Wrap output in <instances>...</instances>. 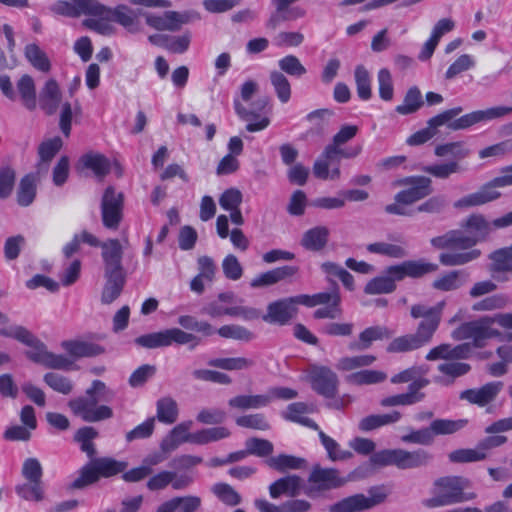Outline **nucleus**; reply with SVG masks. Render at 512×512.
I'll return each instance as SVG.
<instances>
[{
  "label": "nucleus",
  "mask_w": 512,
  "mask_h": 512,
  "mask_svg": "<svg viewBox=\"0 0 512 512\" xmlns=\"http://www.w3.org/2000/svg\"><path fill=\"white\" fill-rule=\"evenodd\" d=\"M399 185L408 186L400 190L394 202L385 206V212L398 216H413L416 212L439 214L446 207V199L442 195L431 196L412 209L409 206L428 197L433 192L432 180L426 176H408L399 181Z\"/></svg>",
  "instance_id": "nucleus-1"
},
{
  "label": "nucleus",
  "mask_w": 512,
  "mask_h": 512,
  "mask_svg": "<svg viewBox=\"0 0 512 512\" xmlns=\"http://www.w3.org/2000/svg\"><path fill=\"white\" fill-rule=\"evenodd\" d=\"M462 111L463 108L461 106H456L433 116L427 121V127L416 131L408 137L407 144L418 146L428 142L436 135L438 127L445 124L449 129L458 131L468 129L480 122H487L504 117L512 112V107H491L485 110L472 111L456 118Z\"/></svg>",
  "instance_id": "nucleus-2"
},
{
  "label": "nucleus",
  "mask_w": 512,
  "mask_h": 512,
  "mask_svg": "<svg viewBox=\"0 0 512 512\" xmlns=\"http://www.w3.org/2000/svg\"><path fill=\"white\" fill-rule=\"evenodd\" d=\"M445 301L434 306L414 304L410 308L413 319H421L416 332L394 338L386 347L388 353H407L428 345L441 323Z\"/></svg>",
  "instance_id": "nucleus-3"
},
{
  "label": "nucleus",
  "mask_w": 512,
  "mask_h": 512,
  "mask_svg": "<svg viewBox=\"0 0 512 512\" xmlns=\"http://www.w3.org/2000/svg\"><path fill=\"white\" fill-rule=\"evenodd\" d=\"M350 445L358 454H371L370 464L376 468L395 466L400 470L415 469L428 465L432 460V455L424 449L408 451L396 448L374 452L376 445L374 441L368 438L356 437Z\"/></svg>",
  "instance_id": "nucleus-4"
},
{
  "label": "nucleus",
  "mask_w": 512,
  "mask_h": 512,
  "mask_svg": "<svg viewBox=\"0 0 512 512\" xmlns=\"http://www.w3.org/2000/svg\"><path fill=\"white\" fill-rule=\"evenodd\" d=\"M0 336L15 339L29 347L26 356L34 363L42 364L50 369L67 371L72 369L73 362L69 358L47 351L46 345L24 326L2 327Z\"/></svg>",
  "instance_id": "nucleus-5"
},
{
  "label": "nucleus",
  "mask_w": 512,
  "mask_h": 512,
  "mask_svg": "<svg viewBox=\"0 0 512 512\" xmlns=\"http://www.w3.org/2000/svg\"><path fill=\"white\" fill-rule=\"evenodd\" d=\"M470 484V480L463 476L439 477L433 482L432 496L424 499L422 505L428 509H434L472 500L475 494L465 492Z\"/></svg>",
  "instance_id": "nucleus-6"
},
{
  "label": "nucleus",
  "mask_w": 512,
  "mask_h": 512,
  "mask_svg": "<svg viewBox=\"0 0 512 512\" xmlns=\"http://www.w3.org/2000/svg\"><path fill=\"white\" fill-rule=\"evenodd\" d=\"M108 392L106 384L101 380H93L85 394L71 399L68 407L72 413L83 421L94 423L110 419L112 409L107 405H99V401Z\"/></svg>",
  "instance_id": "nucleus-7"
},
{
  "label": "nucleus",
  "mask_w": 512,
  "mask_h": 512,
  "mask_svg": "<svg viewBox=\"0 0 512 512\" xmlns=\"http://www.w3.org/2000/svg\"><path fill=\"white\" fill-rule=\"evenodd\" d=\"M434 154L437 157L451 156L452 160L424 166L422 171L436 179L445 180L451 175L464 170L460 165V161L470 155V149L465 142L455 141L437 145L434 149Z\"/></svg>",
  "instance_id": "nucleus-8"
},
{
  "label": "nucleus",
  "mask_w": 512,
  "mask_h": 512,
  "mask_svg": "<svg viewBox=\"0 0 512 512\" xmlns=\"http://www.w3.org/2000/svg\"><path fill=\"white\" fill-rule=\"evenodd\" d=\"M127 468V462L118 461L111 457L92 458L82 466L78 477L74 479L69 488L72 490L83 489L99 481L101 478H110L118 475Z\"/></svg>",
  "instance_id": "nucleus-9"
},
{
  "label": "nucleus",
  "mask_w": 512,
  "mask_h": 512,
  "mask_svg": "<svg viewBox=\"0 0 512 512\" xmlns=\"http://www.w3.org/2000/svg\"><path fill=\"white\" fill-rule=\"evenodd\" d=\"M361 151L362 147L360 145L343 149L332 143L328 144L313 164L314 176L321 180L339 179L341 176V159L356 158Z\"/></svg>",
  "instance_id": "nucleus-10"
},
{
  "label": "nucleus",
  "mask_w": 512,
  "mask_h": 512,
  "mask_svg": "<svg viewBox=\"0 0 512 512\" xmlns=\"http://www.w3.org/2000/svg\"><path fill=\"white\" fill-rule=\"evenodd\" d=\"M123 257L112 251L104 255V278L105 283L101 293L103 304H111L122 293L126 283V273L122 265Z\"/></svg>",
  "instance_id": "nucleus-11"
},
{
  "label": "nucleus",
  "mask_w": 512,
  "mask_h": 512,
  "mask_svg": "<svg viewBox=\"0 0 512 512\" xmlns=\"http://www.w3.org/2000/svg\"><path fill=\"white\" fill-rule=\"evenodd\" d=\"M298 303L306 307L323 305L314 311L315 319H336L342 315L341 295L336 282H333V289L329 292L298 295Z\"/></svg>",
  "instance_id": "nucleus-12"
},
{
  "label": "nucleus",
  "mask_w": 512,
  "mask_h": 512,
  "mask_svg": "<svg viewBox=\"0 0 512 512\" xmlns=\"http://www.w3.org/2000/svg\"><path fill=\"white\" fill-rule=\"evenodd\" d=\"M200 341L201 339L196 335L185 332L180 328H170L159 332L144 334L134 340L135 344L147 349L168 347L172 344H191L190 349H194L200 344Z\"/></svg>",
  "instance_id": "nucleus-13"
},
{
  "label": "nucleus",
  "mask_w": 512,
  "mask_h": 512,
  "mask_svg": "<svg viewBox=\"0 0 512 512\" xmlns=\"http://www.w3.org/2000/svg\"><path fill=\"white\" fill-rule=\"evenodd\" d=\"M501 175L493 178L485 183L480 189L474 193L468 194L454 202L455 208H469L480 206L498 199L501 193L497 188L512 186V174L504 171V167L500 170Z\"/></svg>",
  "instance_id": "nucleus-14"
},
{
  "label": "nucleus",
  "mask_w": 512,
  "mask_h": 512,
  "mask_svg": "<svg viewBox=\"0 0 512 512\" xmlns=\"http://www.w3.org/2000/svg\"><path fill=\"white\" fill-rule=\"evenodd\" d=\"M369 497L364 494H355L335 503L330 512H359L370 509L385 501L388 492L384 486H374L368 491Z\"/></svg>",
  "instance_id": "nucleus-15"
},
{
  "label": "nucleus",
  "mask_w": 512,
  "mask_h": 512,
  "mask_svg": "<svg viewBox=\"0 0 512 512\" xmlns=\"http://www.w3.org/2000/svg\"><path fill=\"white\" fill-rule=\"evenodd\" d=\"M346 483L339 470L335 468H324L319 464L312 467L308 477V487L305 494L312 497L317 493L340 488Z\"/></svg>",
  "instance_id": "nucleus-16"
},
{
  "label": "nucleus",
  "mask_w": 512,
  "mask_h": 512,
  "mask_svg": "<svg viewBox=\"0 0 512 512\" xmlns=\"http://www.w3.org/2000/svg\"><path fill=\"white\" fill-rule=\"evenodd\" d=\"M124 194L117 192L114 186L104 190L101 199V218L105 228L117 230L123 219Z\"/></svg>",
  "instance_id": "nucleus-17"
},
{
  "label": "nucleus",
  "mask_w": 512,
  "mask_h": 512,
  "mask_svg": "<svg viewBox=\"0 0 512 512\" xmlns=\"http://www.w3.org/2000/svg\"><path fill=\"white\" fill-rule=\"evenodd\" d=\"M489 316L481 317L478 321L466 322L454 332L457 339H471V346L475 348H483L486 341L491 338H497L501 333L492 328Z\"/></svg>",
  "instance_id": "nucleus-18"
},
{
  "label": "nucleus",
  "mask_w": 512,
  "mask_h": 512,
  "mask_svg": "<svg viewBox=\"0 0 512 512\" xmlns=\"http://www.w3.org/2000/svg\"><path fill=\"white\" fill-rule=\"evenodd\" d=\"M312 389L325 398H334L338 391V377L329 367L312 365L308 374Z\"/></svg>",
  "instance_id": "nucleus-19"
},
{
  "label": "nucleus",
  "mask_w": 512,
  "mask_h": 512,
  "mask_svg": "<svg viewBox=\"0 0 512 512\" xmlns=\"http://www.w3.org/2000/svg\"><path fill=\"white\" fill-rule=\"evenodd\" d=\"M438 266L421 260H407L400 264L388 266L385 274L392 282L402 281L406 277L420 278L430 272L436 271Z\"/></svg>",
  "instance_id": "nucleus-20"
},
{
  "label": "nucleus",
  "mask_w": 512,
  "mask_h": 512,
  "mask_svg": "<svg viewBox=\"0 0 512 512\" xmlns=\"http://www.w3.org/2000/svg\"><path fill=\"white\" fill-rule=\"evenodd\" d=\"M193 482V476L188 473L179 474L176 471L161 470L149 478L146 487L150 491H160L171 485L174 490H183Z\"/></svg>",
  "instance_id": "nucleus-21"
},
{
  "label": "nucleus",
  "mask_w": 512,
  "mask_h": 512,
  "mask_svg": "<svg viewBox=\"0 0 512 512\" xmlns=\"http://www.w3.org/2000/svg\"><path fill=\"white\" fill-rule=\"evenodd\" d=\"M298 295L271 302L262 320L270 324L286 325L297 313Z\"/></svg>",
  "instance_id": "nucleus-22"
},
{
  "label": "nucleus",
  "mask_w": 512,
  "mask_h": 512,
  "mask_svg": "<svg viewBox=\"0 0 512 512\" xmlns=\"http://www.w3.org/2000/svg\"><path fill=\"white\" fill-rule=\"evenodd\" d=\"M94 17H100L104 20H110L123 26L129 31H132L137 16L132 9L126 5H118L115 8H109L101 4L98 0L95 2Z\"/></svg>",
  "instance_id": "nucleus-23"
},
{
  "label": "nucleus",
  "mask_w": 512,
  "mask_h": 512,
  "mask_svg": "<svg viewBox=\"0 0 512 512\" xmlns=\"http://www.w3.org/2000/svg\"><path fill=\"white\" fill-rule=\"evenodd\" d=\"M428 384V379L418 378L409 384L406 393L385 397L380 401V405L382 407H394L416 404L425 398V394L420 390L425 388Z\"/></svg>",
  "instance_id": "nucleus-24"
},
{
  "label": "nucleus",
  "mask_w": 512,
  "mask_h": 512,
  "mask_svg": "<svg viewBox=\"0 0 512 512\" xmlns=\"http://www.w3.org/2000/svg\"><path fill=\"white\" fill-rule=\"evenodd\" d=\"M503 387L501 381L488 382L480 388L466 389L460 393V399L484 407L495 400Z\"/></svg>",
  "instance_id": "nucleus-25"
},
{
  "label": "nucleus",
  "mask_w": 512,
  "mask_h": 512,
  "mask_svg": "<svg viewBox=\"0 0 512 512\" xmlns=\"http://www.w3.org/2000/svg\"><path fill=\"white\" fill-rule=\"evenodd\" d=\"M77 169L89 170L102 181L111 171V162L104 154L89 151L79 158Z\"/></svg>",
  "instance_id": "nucleus-26"
},
{
  "label": "nucleus",
  "mask_w": 512,
  "mask_h": 512,
  "mask_svg": "<svg viewBox=\"0 0 512 512\" xmlns=\"http://www.w3.org/2000/svg\"><path fill=\"white\" fill-rule=\"evenodd\" d=\"M299 271L297 266L293 265H284L275 267L271 270L262 272L255 276L251 282L250 286L252 288H262L275 285L281 281L287 280L295 276Z\"/></svg>",
  "instance_id": "nucleus-27"
},
{
  "label": "nucleus",
  "mask_w": 512,
  "mask_h": 512,
  "mask_svg": "<svg viewBox=\"0 0 512 512\" xmlns=\"http://www.w3.org/2000/svg\"><path fill=\"white\" fill-rule=\"evenodd\" d=\"M96 0H59L51 6V11L60 16L79 17L80 15L94 16Z\"/></svg>",
  "instance_id": "nucleus-28"
},
{
  "label": "nucleus",
  "mask_w": 512,
  "mask_h": 512,
  "mask_svg": "<svg viewBox=\"0 0 512 512\" xmlns=\"http://www.w3.org/2000/svg\"><path fill=\"white\" fill-rule=\"evenodd\" d=\"M439 375L435 377V381L441 385H452L455 380L470 372L471 365L466 362L448 360L440 363L437 367Z\"/></svg>",
  "instance_id": "nucleus-29"
},
{
  "label": "nucleus",
  "mask_w": 512,
  "mask_h": 512,
  "mask_svg": "<svg viewBox=\"0 0 512 512\" xmlns=\"http://www.w3.org/2000/svg\"><path fill=\"white\" fill-rule=\"evenodd\" d=\"M392 335L393 332L386 326H370L359 334L357 341L350 342L348 348L351 351L366 350L371 347L374 341L389 339Z\"/></svg>",
  "instance_id": "nucleus-30"
},
{
  "label": "nucleus",
  "mask_w": 512,
  "mask_h": 512,
  "mask_svg": "<svg viewBox=\"0 0 512 512\" xmlns=\"http://www.w3.org/2000/svg\"><path fill=\"white\" fill-rule=\"evenodd\" d=\"M302 479L297 475H287L281 477L270 484L269 494L273 499H277L282 495L296 497L300 494L302 487Z\"/></svg>",
  "instance_id": "nucleus-31"
},
{
  "label": "nucleus",
  "mask_w": 512,
  "mask_h": 512,
  "mask_svg": "<svg viewBox=\"0 0 512 512\" xmlns=\"http://www.w3.org/2000/svg\"><path fill=\"white\" fill-rule=\"evenodd\" d=\"M61 347L74 358L95 357L105 352L101 345L81 340H64Z\"/></svg>",
  "instance_id": "nucleus-32"
},
{
  "label": "nucleus",
  "mask_w": 512,
  "mask_h": 512,
  "mask_svg": "<svg viewBox=\"0 0 512 512\" xmlns=\"http://www.w3.org/2000/svg\"><path fill=\"white\" fill-rule=\"evenodd\" d=\"M61 100V92L56 80L49 79L46 81L39 95L40 107L48 115L56 112Z\"/></svg>",
  "instance_id": "nucleus-33"
},
{
  "label": "nucleus",
  "mask_w": 512,
  "mask_h": 512,
  "mask_svg": "<svg viewBox=\"0 0 512 512\" xmlns=\"http://www.w3.org/2000/svg\"><path fill=\"white\" fill-rule=\"evenodd\" d=\"M37 182L38 177L35 173H27L20 179L16 192V201L19 206L28 207L34 202Z\"/></svg>",
  "instance_id": "nucleus-34"
},
{
  "label": "nucleus",
  "mask_w": 512,
  "mask_h": 512,
  "mask_svg": "<svg viewBox=\"0 0 512 512\" xmlns=\"http://www.w3.org/2000/svg\"><path fill=\"white\" fill-rule=\"evenodd\" d=\"M329 234V229L325 226L313 227L303 234L300 244L308 251H321L328 243Z\"/></svg>",
  "instance_id": "nucleus-35"
},
{
  "label": "nucleus",
  "mask_w": 512,
  "mask_h": 512,
  "mask_svg": "<svg viewBox=\"0 0 512 512\" xmlns=\"http://www.w3.org/2000/svg\"><path fill=\"white\" fill-rule=\"evenodd\" d=\"M236 114L247 122L245 129L254 133L266 129L270 125V119L266 116H259L257 113L246 109L238 100H234Z\"/></svg>",
  "instance_id": "nucleus-36"
},
{
  "label": "nucleus",
  "mask_w": 512,
  "mask_h": 512,
  "mask_svg": "<svg viewBox=\"0 0 512 512\" xmlns=\"http://www.w3.org/2000/svg\"><path fill=\"white\" fill-rule=\"evenodd\" d=\"M78 236L81 238L82 243H86L91 247L101 248V257L103 262L105 252L111 253L114 251L119 254V257H123V246L119 239L109 238L105 241H100L96 236L87 230H83L81 233H78Z\"/></svg>",
  "instance_id": "nucleus-37"
},
{
  "label": "nucleus",
  "mask_w": 512,
  "mask_h": 512,
  "mask_svg": "<svg viewBox=\"0 0 512 512\" xmlns=\"http://www.w3.org/2000/svg\"><path fill=\"white\" fill-rule=\"evenodd\" d=\"M467 276L468 275L461 270L449 271L436 278L432 283V287L435 290L443 292L454 291L464 285Z\"/></svg>",
  "instance_id": "nucleus-38"
},
{
  "label": "nucleus",
  "mask_w": 512,
  "mask_h": 512,
  "mask_svg": "<svg viewBox=\"0 0 512 512\" xmlns=\"http://www.w3.org/2000/svg\"><path fill=\"white\" fill-rule=\"evenodd\" d=\"M179 416L177 402L170 396L162 397L156 402V416L154 417L160 423L174 424Z\"/></svg>",
  "instance_id": "nucleus-39"
},
{
  "label": "nucleus",
  "mask_w": 512,
  "mask_h": 512,
  "mask_svg": "<svg viewBox=\"0 0 512 512\" xmlns=\"http://www.w3.org/2000/svg\"><path fill=\"white\" fill-rule=\"evenodd\" d=\"M489 258L491 260L489 271L493 276L499 273L512 272L511 246L493 251Z\"/></svg>",
  "instance_id": "nucleus-40"
},
{
  "label": "nucleus",
  "mask_w": 512,
  "mask_h": 512,
  "mask_svg": "<svg viewBox=\"0 0 512 512\" xmlns=\"http://www.w3.org/2000/svg\"><path fill=\"white\" fill-rule=\"evenodd\" d=\"M423 105L420 89L417 86H412L405 93L403 103L395 107V112L399 115H410L416 113Z\"/></svg>",
  "instance_id": "nucleus-41"
},
{
  "label": "nucleus",
  "mask_w": 512,
  "mask_h": 512,
  "mask_svg": "<svg viewBox=\"0 0 512 512\" xmlns=\"http://www.w3.org/2000/svg\"><path fill=\"white\" fill-rule=\"evenodd\" d=\"M98 437V431L91 426H84L79 428L75 435L74 441L79 443L80 450L92 459L96 455V447L94 440Z\"/></svg>",
  "instance_id": "nucleus-42"
},
{
  "label": "nucleus",
  "mask_w": 512,
  "mask_h": 512,
  "mask_svg": "<svg viewBox=\"0 0 512 512\" xmlns=\"http://www.w3.org/2000/svg\"><path fill=\"white\" fill-rule=\"evenodd\" d=\"M271 401L269 395H237L229 399L231 408L246 410L266 407Z\"/></svg>",
  "instance_id": "nucleus-43"
},
{
  "label": "nucleus",
  "mask_w": 512,
  "mask_h": 512,
  "mask_svg": "<svg viewBox=\"0 0 512 512\" xmlns=\"http://www.w3.org/2000/svg\"><path fill=\"white\" fill-rule=\"evenodd\" d=\"M24 54L29 63L37 70L47 73L51 69V62L47 54L35 43L27 44Z\"/></svg>",
  "instance_id": "nucleus-44"
},
{
  "label": "nucleus",
  "mask_w": 512,
  "mask_h": 512,
  "mask_svg": "<svg viewBox=\"0 0 512 512\" xmlns=\"http://www.w3.org/2000/svg\"><path fill=\"white\" fill-rule=\"evenodd\" d=\"M308 407L302 402L291 403L287 408L286 418L312 430H319V425L307 417Z\"/></svg>",
  "instance_id": "nucleus-45"
},
{
  "label": "nucleus",
  "mask_w": 512,
  "mask_h": 512,
  "mask_svg": "<svg viewBox=\"0 0 512 512\" xmlns=\"http://www.w3.org/2000/svg\"><path fill=\"white\" fill-rule=\"evenodd\" d=\"M305 463L306 461L304 458L287 454H279L267 460L268 466L278 472H285L289 469H301Z\"/></svg>",
  "instance_id": "nucleus-46"
},
{
  "label": "nucleus",
  "mask_w": 512,
  "mask_h": 512,
  "mask_svg": "<svg viewBox=\"0 0 512 512\" xmlns=\"http://www.w3.org/2000/svg\"><path fill=\"white\" fill-rule=\"evenodd\" d=\"M211 491L226 506L235 507L242 502L241 495L228 483H215Z\"/></svg>",
  "instance_id": "nucleus-47"
},
{
  "label": "nucleus",
  "mask_w": 512,
  "mask_h": 512,
  "mask_svg": "<svg viewBox=\"0 0 512 512\" xmlns=\"http://www.w3.org/2000/svg\"><path fill=\"white\" fill-rule=\"evenodd\" d=\"M17 89L24 106L28 110L36 108V90L33 78L30 75H23L17 82Z\"/></svg>",
  "instance_id": "nucleus-48"
},
{
  "label": "nucleus",
  "mask_w": 512,
  "mask_h": 512,
  "mask_svg": "<svg viewBox=\"0 0 512 512\" xmlns=\"http://www.w3.org/2000/svg\"><path fill=\"white\" fill-rule=\"evenodd\" d=\"M269 79L278 100L283 104L287 103L292 93L288 78L282 72L273 70L270 72Z\"/></svg>",
  "instance_id": "nucleus-49"
},
{
  "label": "nucleus",
  "mask_w": 512,
  "mask_h": 512,
  "mask_svg": "<svg viewBox=\"0 0 512 512\" xmlns=\"http://www.w3.org/2000/svg\"><path fill=\"white\" fill-rule=\"evenodd\" d=\"M468 424L466 419H435L430 423L433 438L438 435H450L463 429Z\"/></svg>",
  "instance_id": "nucleus-50"
},
{
  "label": "nucleus",
  "mask_w": 512,
  "mask_h": 512,
  "mask_svg": "<svg viewBox=\"0 0 512 512\" xmlns=\"http://www.w3.org/2000/svg\"><path fill=\"white\" fill-rule=\"evenodd\" d=\"M480 254L481 252L478 249H470L465 252L453 250L452 252L441 253L439 260L445 266H459L477 259Z\"/></svg>",
  "instance_id": "nucleus-51"
},
{
  "label": "nucleus",
  "mask_w": 512,
  "mask_h": 512,
  "mask_svg": "<svg viewBox=\"0 0 512 512\" xmlns=\"http://www.w3.org/2000/svg\"><path fill=\"white\" fill-rule=\"evenodd\" d=\"M16 494L23 500L40 502L44 499L43 482H29L15 486Z\"/></svg>",
  "instance_id": "nucleus-52"
},
{
  "label": "nucleus",
  "mask_w": 512,
  "mask_h": 512,
  "mask_svg": "<svg viewBox=\"0 0 512 512\" xmlns=\"http://www.w3.org/2000/svg\"><path fill=\"white\" fill-rule=\"evenodd\" d=\"M43 381L53 391L63 395L70 394L74 389V383L69 377L56 372L46 373L43 377Z\"/></svg>",
  "instance_id": "nucleus-53"
},
{
  "label": "nucleus",
  "mask_w": 512,
  "mask_h": 512,
  "mask_svg": "<svg viewBox=\"0 0 512 512\" xmlns=\"http://www.w3.org/2000/svg\"><path fill=\"white\" fill-rule=\"evenodd\" d=\"M16 179V170L11 165L0 166V200H6L12 195Z\"/></svg>",
  "instance_id": "nucleus-54"
},
{
  "label": "nucleus",
  "mask_w": 512,
  "mask_h": 512,
  "mask_svg": "<svg viewBox=\"0 0 512 512\" xmlns=\"http://www.w3.org/2000/svg\"><path fill=\"white\" fill-rule=\"evenodd\" d=\"M358 97L368 101L372 97L371 78L368 70L363 65H358L354 72Z\"/></svg>",
  "instance_id": "nucleus-55"
},
{
  "label": "nucleus",
  "mask_w": 512,
  "mask_h": 512,
  "mask_svg": "<svg viewBox=\"0 0 512 512\" xmlns=\"http://www.w3.org/2000/svg\"><path fill=\"white\" fill-rule=\"evenodd\" d=\"M333 112L330 109L322 108L311 111L306 115V120L313 124L307 133L309 135H322L327 126V119L332 116Z\"/></svg>",
  "instance_id": "nucleus-56"
},
{
  "label": "nucleus",
  "mask_w": 512,
  "mask_h": 512,
  "mask_svg": "<svg viewBox=\"0 0 512 512\" xmlns=\"http://www.w3.org/2000/svg\"><path fill=\"white\" fill-rule=\"evenodd\" d=\"M318 431V436L321 441V444L325 448L328 458L332 461L337 460H346L352 456V453L349 451H344L340 449V445L334 440L332 437L325 434L320 428Z\"/></svg>",
  "instance_id": "nucleus-57"
},
{
  "label": "nucleus",
  "mask_w": 512,
  "mask_h": 512,
  "mask_svg": "<svg viewBox=\"0 0 512 512\" xmlns=\"http://www.w3.org/2000/svg\"><path fill=\"white\" fill-rule=\"evenodd\" d=\"M369 253L379 254L394 259H400L407 255L404 247L386 242L370 243L366 246Z\"/></svg>",
  "instance_id": "nucleus-58"
},
{
  "label": "nucleus",
  "mask_w": 512,
  "mask_h": 512,
  "mask_svg": "<svg viewBox=\"0 0 512 512\" xmlns=\"http://www.w3.org/2000/svg\"><path fill=\"white\" fill-rule=\"evenodd\" d=\"M491 225L483 215L472 214L467 218L464 227L478 240L488 236L491 231Z\"/></svg>",
  "instance_id": "nucleus-59"
},
{
  "label": "nucleus",
  "mask_w": 512,
  "mask_h": 512,
  "mask_svg": "<svg viewBox=\"0 0 512 512\" xmlns=\"http://www.w3.org/2000/svg\"><path fill=\"white\" fill-rule=\"evenodd\" d=\"M208 365L223 370L234 371L251 367L253 361L244 357L214 358L208 361Z\"/></svg>",
  "instance_id": "nucleus-60"
},
{
  "label": "nucleus",
  "mask_w": 512,
  "mask_h": 512,
  "mask_svg": "<svg viewBox=\"0 0 512 512\" xmlns=\"http://www.w3.org/2000/svg\"><path fill=\"white\" fill-rule=\"evenodd\" d=\"M387 375L378 370H361L348 376V381L355 385H371L385 381Z\"/></svg>",
  "instance_id": "nucleus-61"
},
{
  "label": "nucleus",
  "mask_w": 512,
  "mask_h": 512,
  "mask_svg": "<svg viewBox=\"0 0 512 512\" xmlns=\"http://www.w3.org/2000/svg\"><path fill=\"white\" fill-rule=\"evenodd\" d=\"M509 302L507 295L503 293L493 294L475 302L472 305L473 311H494L506 307Z\"/></svg>",
  "instance_id": "nucleus-62"
},
{
  "label": "nucleus",
  "mask_w": 512,
  "mask_h": 512,
  "mask_svg": "<svg viewBox=\"0 0 512 512\" xmlns=\"http://www.w3.org/2000/svg\"><path fill=\"white\" fill-rule=\"evenodd\" d=\"M395 290L396 284L386 274L372 278L364 288V292L368 295L388 294Z\"/></svg>",
  "instance_id": "nucleus-63"
},
{
  "label": "nucleus",
  "mask_w": 512,
  "mask_h": 512,
  "mask_svg": "<svg viewBox=\"0 0 512 512\" xmlns=\"http://www.w3.org/2000/svg\"><path fill=\"white\" fill-rule=\"evenodd\" d=\"M449 461L452 463H470L485 459V453L481 451L478 444L474 449H457L449 453Z\"/></svg>",
  "instance_id": "nucleus-64"
}]
</instances>
